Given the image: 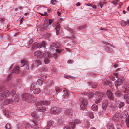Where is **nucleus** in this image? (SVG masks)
I'll return each instance as SVG.
<instances>
[{"mask_svg": "<svg viewBox=\"0 0 129 129\" xmlns=\"http://www.w3.org/2000/svg\"><path fill=\"white\" fill-rule=\"evenodd\" d=\"M60 46V44L57 43H53L50 45L49 49L51 52L53 53L54 56H59V54L62 53L63 50L62 49H58Z\"/></svg>", "mask_w": 129, "mask_h": 129, "instance_id": "1", "label": "nucleus"}, {"mask_svg": "<svg viewBox=\"0 0 129 129\" xmlns=\"http://www.w3.org/2000/svg\"><path fill=\"white\" fill-rule=\"evenodd\" d=\"M23 100L28 103H34L37 101V98L30 94L24 93L22 95Z\"/></svg>", "mask_w": 129, "mask_h": 129, "instance_id": "2", "label": "nucleus"}, {"mask_svg": "<svg viewBox=\"0 0 129 129\" xmlns=\"http://www.w3.org/2000/svg\"><path fill=\"white\" fill-rule=\"evenodd\" d=\"M61 108L58 107L52 108L49 110L51 114H55L60 113L62 111Z\"/></svg>", "mask_w": 129, "mask_h": 129, "instance_id": "3", "label": "nucleus"}, {"mask_svg": "<svg viewBox=\"0 0 129 129\" xmlns=\"http://www.w3.org/2000/svg\"><path fill=\"white\" fill-rule=\"evenodd\" d=\"M21 67H23L24 64L26 65V70L23 72V74H25L28 73L29 72V68L28 66V63L27 61L25 59H23L21 61Z\"/></svg>", "mask_w": 129, "mask_h": 129, "instance_id": "4", "label": "nucleus"}, {"mask_svg": "<svg viewBox=\"0 0 129 129\" xmlns=\"http://www.w3.org/2000/svg\"><path fill=\"white\" fill-rule=\"evenodd\" d=\"M73 110L71 109H68L64 112L65 114L68 117L72 118L73 116Z\"/></svg>", "mask_w": 129, "mask_h": 129, "instance_id": "5", "label": "nucleus"}, {"mask_svg": "<svg viewBox=\"0 0 129 129\" xmlns=\"http://www.w3.org/2000/svg\"><path fill=\"white\" fill-rule=\"evenodd\" d=\"M124 80V78L123 77H119L115 82V84L116 86H118L122 84Z\"/></svg>", "mask_w": 129, "mask_h": 129, "instance_id": "6", "label": "nucleus"}, {"mask_svg": "<svg viewBox=\"0 0 129 129\" xmlns=\"http://www.w3.org/2000/svg\"><path fill=\"white\" fill-rule=\"evenodd\" d=\"M45 45L46 43L45 42L43 41L40 44L38 43L35 44L34 45V47H36L38 48H41L42 47H45Z\"/></svg>", "mask_w": 129, "mask_h": 129, "instance_id": "7", "label": "nucleus"}, {"mask_svg": "<svg viewBox=\"0 0 129 129\" xmlns=\"http://www.w3.org/2000/svg\"><path fill=\"white\" fill-rule=\"evenodd\" d=\"M121 119L120 114L117 113L112 118L113 120L116 122L119 121Z\"/></svg>", "mask_w": 129, "mask_h": 129, "instance_id": "8", "label": "nucleus"}, {"mask_svg": "<svg viewBox=\"0 0 129 129\" xmlns=\"http://www.w3.org/2000/svg\"><path fill=\"white\" fill-rule=\"evenodd\" d=\"M19 100V96L17 94H15L13 95L12 97L11 101L15 102H17Z\"/></svg>", "mask_w": 129, "mask_h": 129, "instance_id": "9", "label": "nucleus"}, {"mask_svg": "<svg viewBox=\"0 0 129 129\" xmlns=\"http://www.w3.org/2000/svg\"><path fill=\"white\" fill-rule=\"evenodd\" d=\"M8 95V91L7 90L2 93H0V97L2 98L1 99L4 100L5 98L7 97Z\"/></svg>", "mask_w": 129, "mask_h": 129, "instance_id": "10", "label": "nucleus"}, {"mask_svg": "<svg viewBox=\"0 0 129 129\" xmlns=\"http://www.w3.org/2000/svg\"><path fill=\"white\" fill-rule=\"evenodd\" d=\"M106 94L110 100H113L114 99V96L112 92L111 91L107 90L106 92Z\"/></svg>", "mask_w": 129, "mask_h": 129, "instance_id": "11", "label": "nucleus"}, {"mask_svg": "<svg viewBox=\"0 0 129 129\" xmlns=\"http://www.w3.org/2000/svg\"><path fill=\"white\" fill-rule=\"evenodd\" d=\"M128 114V113L126 111H124L121 114H120V118H121V119H123L126 118Z\"/></svg>", "mask_w": 129, "mask_h": 129, "instance_id": "12", "label": "nucleus"}, {"mask_svg": "<svg viewBox=\"0 0 129 129\" xmlns=\"http://www.w3.org/2000/svg\"><path fill=\"white\" fill-rule=\"evenodd\" d=\"M20 72L19 67L17 66H15L14 69L12 71V72L17 74H19Z\"/></svg>", "mask_w": 129, "mask_h": 129, "instance_id": "13", "label": "nucleus"}, {"mask_svg": "<svg viewBox=\"0 0 129 129\" xmlns=\"http://www.w3.org/2000/svg\"><path fill=\"white\" fill-rule=\"evenodd\" d=\"M38 60L35 61V64L36 66L38 67L41 64V57H38Z\"/></svg>", "mask_w": 129, "mask_h": 129, "instance_id": "14", "label": "nucleus"}, {"mask_svg": "<svg viewBox=\"0 0 129 129\" xmlns=\"http://www.w3.org/2000/svg\"><path fill=\"white\" fill-rule=\"evenodd\" d=\"M108 101L107 100L105 99L103 100L102 104V107L103 109H106L108 105Z\"/></svg>", "mask_w": 129, "mask_h": 129, "instance_id": "15", "label": "nucleus"}, {"mask_svg": "<svg viewBox=\"0 0 129 129\" xmlns=\"http://www.w3.org/2000/svg\"><path fill=\"white\" fill-rule=\"evenodd\" d=\"M44 62L45 64L49 63L50 61V57H44Z\"/></svg>", "mask_w": 129, "mask_h": 129, "instance_id": "16", "label": "nucleus"}, {"mask_svg": "<svg viewBox=\"0 0 129 129\" xmlns=\"http://www.w3.org/2000/svg\"><path fill=\"white\" fill-rule=\"evenodd\" d=\"M55 29L56 30V34L58 35L59 34V31L60 28V24L58 23H57L55 24Z\"/></svg>", "mask_w": 129, "mask_h": 129, "instance_id": "17", "label": "nucleus"}, {"mask_svg": "<svg viewBox=\"0 0 129 129\" xmlns=\"http://www.w3.org/2000/svg\"><path fill=\"white\" fill-rule=\"evenodd\" d=\"M46 109L44 107H37V111L44 112L46 110Z\"/></svg>", "mask_w": 129, "mask_h": 129, "instance_id": "18", "label": "nucleus"}, {"mask_svg": "<svg viewBox=\"0 0 129 129\" xmlns=\"http://www.w3.org/2000/svg\"><path fill=\"white\" fill-rule=\"evenodd\" d=\"M107 127L108 129H114L113 124L110 122H109L107 124Z\"/></svg>", "mask_w": 129, "mask_h": 129, "instance_id": "19", "label": "nucleus"}, {"mask_svg": "<svg viewBox=\"0 0 129 129\" xmlns=\"http://www.w3.org/2000/svg\"><path fill=\"white\" fill-rule=\"evenodd\" d=\"M49 70V68L48 67H44L39 69V71L40 72H48Z\"/></svg>", "mask_w": 129, "mask_h": 129, "instance_id": "20", "label": "nucleus"}, {"mask_svg": "<svg viewBox=\"0 0 129 129\" xmlns=\"http://www.w3.org/2000/svg\"><path fill=\"white\" fill-rule=\"evenodd\" d=\"M31 116L33 118L35 119V120L36 121H39L40 120V119L38 117L36 113L35 112H33L31 113Z\"/></svg>", "mask_w": 129, "mask_h": 129, "instance_id": "21", "label": "nucleus"}, {"mask_svg": "<svg viewBox=\"0 0 129 129\" xmlns=\"http://www.w3.org/2000/svg\"><path fill=\"white\" fill-rule=\"evenodd\" d=\"M69 127L70 129H74L76 127V125L74 122H72L69 123Z\"/></svg>", "mask_w": 129, "mask_h": 129, "instance_id": "22", "label": "nucleus"}, {"mask_svg": "<svg viewBox=\"0 0 129 129\" xmlns=\"http://www.w3.org/2000/svg\"><path fill=\"white\" fill-rule=\"evenodd\" d=\"M80 101L81 104H85V105H87V100L83 98H81L80 99Z\"/></svg>", "mask_w": 129, "mask_h": 129, "instance_id": "23", "label": "nucleus"}, {"mask_svg": "<svg viewBox=\"0 0 129 129\" xmlns=\"http://www.w3.org/2000/svg\"><path fill=\"white\" fill-rule=\"evenodd\" d=\"M34 55L35 56H42V53L40 51H37L35 52L34 53Z\"/></svg>", "mask_w": 129, "mask_h": 129, "instance_id": "24", "label": "nucleus"}, {"mask_svg": "<svg viewBox=\"0 0 129 129\" xmlns=\"http://www.w3.org/2000/svg\"><path fill=\"white\" fill-rule=\"evenodd\" d=\"M98 106L94 104H93L91 107V109L94 111H97L98 110Z\"/></svg>", "mask_w": 129, "mask_h": 129, "instance_id": "25", "label": "nucleus"}, {"mask_svg": "<svg viewBox=\"0 0 129 129\" xmlns=\"http://www.w3.org/2000/svg\"><path fill=\"white\" fill-rule=\"evenodd\" d=\"M43 83L42 80L41 79H38L36 82V84L38 86H41Z\"/></svg>", "mask_w": 129, "mask_h": 129, "instance_id": "26", "label": "nucleus"}, {"mask_svg": "<svg viewBox=\"0 0 129 129\" xmlns=\"http://www.w3.org/2000/svg\"><path fill=\"white\" fill-rule=\"evenodd\" d=\"M96 95L100 96V97H102L104 95V93L102 92L96 91L95 93Z\"/></svg>", "mask_w": 129, "mask_h": 129, "instance_id": "27", "label": "nucleus"}, {"mask_svg": "<svg viewBox=\"0 0 129 129\" xmlns=\"http://www.w3.org/2000/svg\"><path fill=\"white\" fill-rule=\"evenodd\" d=\"M90 126V124L88 121L86 120L84 123V127L86 128H88Z\"/></svg>", "mask_w": 129, "mask_h": 129, "instance_id": "28", "label": "nucleus"}, {"mask_svg": "<svg viewBox=\"0 0 129 129\" xmlns=\"http://www.w3.org/2000/svg\"><path fill=\"white\" fill-rule=\"evenodd\" d=\"M41 90L39 88H37L34 90V93L35 94H38L40 93Z\"/></svg>", "mask_w": 129, "mask_h": 129, "instance_id": "29", "label": "nucleus"}, {"mask_svg": "<svg viewBox=\"0 0 129 129\" xmlns=\"http://www.w3.org/2000/svg\"><path fill=\"white\" fill-rule=\"evenodd\" d=\"M49 124H50V126H51L52 128H54L56 126L55 123L53 121H50L49 122Z\"/></svg>", "mask_w": 129, "mask_h": 129, "instance_id": "30", "label": "nucleus"}, {"mask_svg": "<svg viewBox=\"0 0 129 129\" xmlns=\"http://www.w3.org/2000/svg\"><path fill=\"white\" fill-rule=\"evenodd\" d=\"M42 53V56H50L49 54L47 52L44 51Z\"/></svg>", "mask_w": 129, "mask_h": 129, "instance_id": "31", "label": "nucleus"}, {"mask_svg": "<svg viewBox=\"0 0 129 129\" xmlns=\"http://www.w3.org/2000/svg\"><path fill=\"white\" fill-rule=\"evenodd\" d=\"M124 103L123 102H120L119 104L118 108L119 109L121 108L122 107L124 106Z\"/></svg>", "mask_w": 129, "mask_h": 129, "instance_id": "32", "label": "nucleus"}, {"mask_svg": "<svg viewBox=\"0 0 129 129\" xmlns=\"http://www.w3.org/2000/svg\"><path fill=\"white\" fill-rule=\"evenodd\" d=\"M102 98L101 97H98V98L95 100V103L96 104H98L100 103L101 101L102 100Z\"/></svg>", "mask_w": 129, "mask_h": 129, "instance_id": "33", "label": "nucleus"}, {"mask_svg": "<svg viewBox=\"0 0 129 129\" xmlns=\"http://www.w3.org/2000/svg\"><path fill=\"white\" fill-rule=\"evenodd\" d=\"M121 24L122 26L125 27L127 24L126 21H125L124 20H122L121 22Z\"/></svg>", "mask_w": 129, "mask_h": 129, "instance_id": "34", "label": "nucleus"}, {"mask_svg": "<svg viewBox=\"0 0 129 129\" xmlns=\"http://www.w3.org/2000/svg\"><path fill=\"white\" fill-rule=\"evenodd\" d=\"M88 116L91 118H94V116L92 112H88Z\"/></svg>", "mask_w": 129, "mask_h": 129, "instance_id": "35", "label": "nucleus"}, {"mask_svg": "<svg viewBox=\"0 0 129 129\" xmlns=\"http://www.w3.org/2000/svg\"><path fill=\"white\" fill-rule=\"evenodd\" d=\"M87 105H85V104H80V106L81 108L82 109H85L86 108V106Z\"/></svg>", "mask_w": 129, "mask_h": 129, "instance_id": "36", "label": "nucleus"}, {"mask_svg": "<svg viewBox=\"0 0 129 129\" xmlns=\"http://www.w3.org/2000/svg\"><path fill=\"white\" fill-rule=\"evenodd\" d=\"M108 105L109 106V107L110 108H112L113 111H115L116 110V107H115L113 105H109V104Z\"/></svg>", "mask_w": 129, "mask_h": 129, "instance_id": "37", "label": "nucleus"}, {"mask_svg": "<svg viewBox=\"0 0 129 129\" xmlns=\"http://www.w3.org/2000/svg\"><path fill=\"white\" fill-rule=\"evenodd\" d=\"M38 105H44L45 104V103H44V100L43 101H41L38 103Z\"/></svg>", "mask_w": 129, "mask_h": 129, "instance_id": "38", "label": "nucleus"}, {"mask_svg": "<svg viewBox=\"0 0 129 129\" xmlns=\"http://www.w3.org/2000/svg\"><path fill=\"white\" fill-rule=\"evenodd\" d=\"M74 122L77 124H79L81 122V121L79 119H76L74 120Z\"/></svg>", "mask_w": 129, "mask_h": 129, "instance_id": "39", "label": "nucleus"}, {"mask_svg": "<svg viewBox=\"0 0 129 129\" xmlns=\"http://www.w3.org/2000/svg\"><path fill=\"white\" fill-rule=\"evenodd\" d=\"M47 22L49 24L51 25L52 23L53 20L51 19H49L47 20Z\"/></svg>", "mask_w": 129, "mask_h": 129, "instance_id": "40", "label": "nucleus"}, {"mask_svg": "<svg viewBox=\"0 0 129 129\" xmlns=\"http://www.w3.org/2000/svg\"><path fill=\"white\" fill-rule=\"evenodd\" d=\"M37 124L36 122H34V124H33V127L34 128L36 129H38L39 128V127H38L37 125H36Z\"/></svg>", "mask_w": 129, "mask_h": 129, "instance_id": "41", "label": "nucleus"}, {"mask_svg": "<svg viewBox=\"0 0 129 129\" xmlns=\"http://www.w3.org/2000/svg\"><path fill=\"white\" fill-rule=\"evenodd\" d=\"M39 14L41 16H47L48 15L47 13L46 12H44V13H39Z\"/></svg>", "mask_w": 129, "mask_h": 129, "instance_id": "42", "label": "nucleus"}, {"mask_svg": "<svg viewBox=\"0 0 129 129\" xmlns=\"http://www.w3.org/2000/svg\"><path fill=\"white\" fill-rule=\"evenodd\" d=\"M16 93V91L15 90H12L11 91V92L10 94L11 95H12V96H13L15 95V94Z\"/></svg>", "mask_w": 129, "mask_h": 129, "instance_id": "43", "label": "nucleus"}, {"mask_svg": "<svg viewBox=\"0 0 129 129\" xmlns=\"http://www.w3.org/2000/svg\"><path fill=\"white\" fill-rule=\"evenodd\" d=\"M86 25H84L83 26H79L78 27V29H84L86 27Z\"/></svg>", "mask_w": 129, "mask_h": 129, "instance_id": "44", "label": "nucleus"}, {"mask_svg": "<svg viewBox=\"0 0 129 129\" xmlns=\"http://www.w3.org/2000/svg\"><path fill=\"white\" fill-rule=\"evenodd\" d=\"M104 48L105 50L107 52L110 51V48L107 47V46H105L104 47Z\"/></svg>", "mask_w": 129, "mask_h": 129, "instance_id": "45", "label": "nucleus"}, {"mask_svg": "<svg viewBox=\"0 0 129 129\" xmlns=\"http://www.w3.org/2000/svg\"><path fill=\"white\" fill-rule=\"evenodd\" d=\"M64 77L67 79H69V78H73V77L72 76L66 75H64Z\"/></svg>", "mask_w": 129, "mask_h": 129, "instance_id": "46", "label": "nucleus"}, {"mask_svg": "<svg viewBox=\"0 0 129 129\" xmlns=\"http://www.w3.org/2000/svg\"><path fill=\"white\" fill-rule=\"evenodd\" d=\"M124 88L125 90H124L123 91V92H127V91H129V87H128L127 86L125 87H124Z\"/></svg>", "mask_w": 129, "mask_h": 129, "instance_id": "47", "label": "nucleus"}, {"mask_svg": "<svg viewBox=\"0 0 129 129\" xmlns=\"http://www.w3.org/2000/svg\"><path fill=\"white\" fill-rule=\"evenodd\" d=\"M55 90L56 92H60L61 91V89L59 87L56 86L55 87Z\"/></svg>", "mask_w": 129, "mask_h": 129, "instance_id": "48", "label": "nucleus"}, {"mask_svg": "<svg viewBox=\"0 0 129 129\" xmlns=\"http://www.w3.org/2000/svg\"><path fill=\"white\" fill-rule=\"evenodd\" d=\"M104 4V3L102 1H100L99 3V5L100 6V7L101 8H102L103 5Z\"/></svg>", "mask_w": 129, "mask_h": 129, "instance_id": "49", "label": "nucleus"}, {"mask_svg": "<svg viewBox=\"0 0 129 129\" xmlns=\"http://www.w3.org/2000/svg\"><path fill=\"white\" fill-rule=\"evenodd\" d=\"M124 99L128 98H129V93H126L125 94L124 96Z\"/></svg>", "mask_w": 129, "mask_h": 129, "instance_id": "50", "label": "nucleus"}, {"mask_svg": "<svg viewBox=\"0 0 129 129\" xmlns=\"http://www.w3.org/2000/svg\"><path fill=\"white\" fill-rule=\"evenodd\" d=\"M98 84L97 83L95 84H92L91 85V86L92 88H95L96 87L98 86Z\"/></svg>", "mask_w": 129, "mask_h": 129, "instance_id": "51", "label": "nucleus"}, {"mask_svg": "<svg viewBox=\"0 0 129 129\" xmlns=\"http://www.w3.org/2000/svg\"><path fill=\"white\" fill-rule=\"evenodd\" d=\"M44 102L45 104V105H48L50 104V102L49 101L44 100Z\"/></svg>", "mask_w": 129, "mask_h": 129, "instance_id": "52", "label": "nucleus"}, {"mask_svg": "<svg viewBox=\"0 0 129 129\" xmlns=\"http://www.w3.org/2000/svg\"><path fill=\"white\" fill-rule=\"evenodd\" d=\"M4 113L6 116L7 117H8V112L7 111L5 110V111H4Z\"/></svg>", "mask_w": 129, "mask_h": 129, "instance_id": "53", "label": "nucleus"}, {"mask_svg": "<svg viewBox=\"0 0 129 129\" xmlns=\"http://www.w3.org/2000/svg\"><path fill=\"white\" fill-rule=\"evenodd\" d=\"M113 75L114 76L116 77L117 78H119V77H120L118 76V74L116 73H114L113 74Z\"/></svg>", "mask_w": 129, "mask_h": 129, "instance_id": "54", "label": "nucleus"}, {"mask_svg": "<svg viewBox=\"0 0 129 129\" xmlns=\"http://www.w3.org/2000/svg\"><path fill=\"white\" fill-rule=\"evenodd\" d=\"M50 124H49V122L48 123V124L45 128V129H49L50 127Z\"/></svg>", "mask_w": 129, "mask_h": 129, "instance_id": "55", "label": "nucleus"}, {"mask_svg": "<svg viewBox=\"0 0 129 129\" xmlns=\"http://www.w3.org/2000/svg\"><path fill=\"white\" fill-rule=\"evenodd\" d=\"M108 84L110 87L112 86L113 85L112 82L109 81H108Z\"/></svg>", "mask_w": 129, "mask_h": 129, "instance_id": "56", "label": "nucleus"}, {"mask_svg": "<svg viewBox=\"0 0 129 129\" xmlns=\"http://www.w3.org/2000/svg\"><path fill=\"white\" fill-rule=\"evenodd\" d=\"M31 127V126L29 124H27L25 126V128L26 129H29Z\"/></svg>", "mask_w": 129, "mask_h": 129, "instance_id": "57", "label": "nucleus"}, {"mask_svg": "<svg viewBox=\"0 0 129 129\" xmlns=\"http://www.w3.org/2000/svg\"><path fill=\"white\" fill-rule=\"evenodd\" d=\"M33 86L34 85L33 84H32L31 85V87H30V90L31 91H32L33 90H34L35 89H34V88Z\"/></svg>", "mask_w": 129, "mask_h": 129, "instance_id": "58", "label": "nucleus"}, {"mask_svg": "<svg viewBox=\"0 0 129 129\" xmlns=\"http://www.w3.org/2000/svg\"><path fill=\"white\" fill-rule=\"evenodd\" d=\"M93 96V94L92 92H90L89 93V98H91Z\"/></svg>", "mask_w": 129, "mask_h": 129, "instance_id": "59", "label": "nucleus"}, {"mask_svg": "<svg viewBox=\"0 0 129 129\" xmlns=\"http://www.w3.org/2000/svg\"><path fill=\"white\" fill-rule=\"evenodd\" d=\"M12 74H10L9 75V80L11 79L12 77Z\"/></svg>", "mask_w": 129, "mask_h": 129, "instance_id": "60", "label": "nucleus"}, {"mask_svg": "<svg viewBox=\"0 0 129 129\" xmlns=\"http://www.w3.org/2000/svg\"><path fill=\"white\" fill-rule=\"evenodd\" d=\"M73 61L71 60H69L67 62V63L69 64H72L73 63Z\"/></svg>", "mask_w": 129, "mask_h": 129, "instance_id": "61", "label": "nucleus"}, {"mask_svg": "<svg viewBox=\"0 0 129 129\" xmlns=\"http://www.w3.org/2000/svg\"><path fill=\"white\" fill-rule=\"evenodd\" d=\"M106 44L109 45L111 47H112L114 48H115V46H114V45H113L112 44H110L108 43L107 44Z\"/></svg>", "mask_w": 129, "mask_h": 129, "instance_id": "62", "label": "nucleus"}, {"mask_svg": "<svg viewBox=\"0 0 129 129\" xmlns=\"http://www.w3.org/2000/svg\"><path fill=\"white\" fill-rule=\"evenodd\" d=\"M115 94L116 95L118 96H119L120 95V94L119 91H117L116 92H115Z\"/></svg>", "mask_w": 129, "mask_h": 129, "instance_id": "63", "label": "nucleus"}, {"mask_svg": "<svg viewBox=\"0 0 129 129\" xmlns=\"http://www.w3.org/2000/svg\"><path fill=\"white\" fill-rule=\"evenodd\" d=\"M108 80H106L104 82V84L105 85H107L108 84Z\"/></svg>", "mask_w": 129, "mask_h": 129, "instance_id": "64", "label": "nucleus"}]
</instances>
